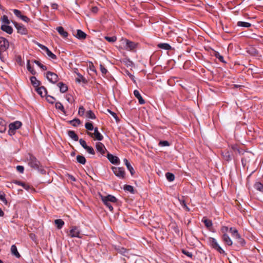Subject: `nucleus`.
<instances>
[{
	"label": "nucleus",
	"instance_id": "f257e3e1",
	"mask_svg": "<svg viewBox=\"0 0 263 263\" xmlns=\"http://www.w3.org/2000/svg\"><path fill=\"white\" fill-rule=\"evenodd\" d=\"M101 200L103 203L109 209L110 211H113V207L111 204V203H116L117 201V198L111 195H108L107 196H101Z\"/></svg>",
	"mask_w": 263,
	"mask_h": 263
},
{
	"label": "nucleus",
	"instance_id": "f03ea898",
	"mask_svg": "<svg viewBox=\"0 0 263 263\" xmlns=\"http://www.w3.org/2000/svg\"><path fill=\"white\" fill-rule=\"evenodd\" d=\"M28 165L34 169L38 170L40 166V162L32 155L29 154L27 157Z\"/></svg>",
	"mask_w": 263,
	"mask_h": 263
},
{
	"label": "nucleus",
	"instance_id": "7ed1b4c3",
	"mask_svg": "<svg viewBox=\"0 0 263 263\" xmlns=\"http://www.w3.org/2000/svg\"><path fill=\"white\" fill-rule=\"evenodd\" d=\"M208 241L209 245L213 249L216 250L220 254H226L225 251L219 246L216 239L213 237H209Z\"/></svg>",
	"mask_w": 263,
	"mask_h": 263
},
{
	"label": "nucleus",
	"instance_id": "20e7f679",
	"mask_svg": "<svg viewBox=\"0 0 263 263\" xmlns=\"http://www.w3.org/2000/svg\"><path fill=\"white\" fill-rule=\"evenodd\" d=\"M22 125V123H21V122L18 121H16L13 123H11L9 125V135L10 136L14 135L16 133V129H19Z\"/></svg>",
	"mask_w": 263,
	"mask_h": 263
},
{
	"label": "nucleus",
	"instance_id": "39448f33",
	"mask_svg": "<svg viewBox=\"0 0 263 263\" xmlns=\"http://www.w3.org/2000/svg\"><path fill=\"white\" fill-rule=\"evenodd\" d=\"M111 169L114 174L119 179H125V172L124 169L123 167L112 166Z\"/></svg>",
	"mask_w": 263,
	"mask_h": 263
},
{
	"label": "nucleus",
	"instance_id": "423d86ee",
	"mask_svg": "<svg viewBox=\"0 0 263 263\" xmlns=\"http://www.w3.org/2000/svg\"><path fill=\"white\" fill-rule=\"evenodd\" d=\"M241 155H243V157L241 158L242 165L243 167L247 166L248 163L251 161L253 154L248 152H243Z\"/></svg>",
	"mask_w": 263,
	"mask_h": 263
},
{
	"label": "nucleus",
	"instance_id": "0eeeda50",
	"mask_svg": "<svg viewBox=\"0 0 263 263\" xmlns=\"http://www.w3.org/2000/svg\"><path fill=\"white\" fill-rule=\"evenodd\" d=\"M14 26L17 29V32L21 34L25 35L28 33L27 28L22 24L18 23L15 21H12Z\"/></svg>",
	"mask_w": 263,
	"mask_h": 263
},
{
	"label": "nucleus",
	"instance_id": "6e6552de",
	"mask_svg": "<svg viewBox=\"0 0 263 263\" xmlns=\"http://www.w3.org/2000/svg\"><path fill=\"white\" fill-rule=\"evenodd\" d=\"M9 46L8 41L3 37H0V52L5 51Z\"/></svg>",
	"mask_w": 263,
	"mask_h": 263
},
{
	"label": "nucleus",
	"instance_id": "1a4fd4ad",
	"mask_svg": "<svg viewBox=\"0 0 263 263\" xmlns=\"http://www.w3.org/2000/svg\"><path fill=\"white\" fill-rule=\"evenodd\" d=\"M87 134L89 136L94 137L95 140L101 141L103 139V135L99 132L98 128L97 127L94 128L93 133L88 132Z\"/></svg>",
	"mask_w": 263,
	"mask_h": 263
},
{
	"label": "nucleus",
	"instance_id": "9d476101",
	"mask_svg": "<svg viewBox=\"0 0 263 263\" xmlns=\"http://www.w3.org/2000/svg\"><path fill=\"white\" fill-rule=\"evenodd\" d=\"M46 77L48 80L53 84L57 82L59 80L58 75L56 73L50 71L47 72Z\"/></svg>",
	"mask_w": 263,
	"mask_h": 263
},
{
	"label": "nucleus",
	"instance_id": "9b49d317",
	"mask_svg": "<svg viewBox=\"0 0 263 263\" xmlns=\"http://www.w3.org/2000/svg\"><path fill=\"white\" fill-rule=\"evenodd\" d=\"M39 46L44 50L46 54L51 59L55 60L57 59V56L53 53L47 47L42 44H39Z\"/></svg>",
	"mask_w": 263,
	"mask_h": 263
},
{
	"label": "nucleus",
	"instance_id": "f8f14e48",
	"mask_svg": "<svg viewBox=\"0 0 263 263\" xmlns=\"http://www.w3.org/2000/svg\"><path fill=\"white\" fill-rule=\"evenodd\" d=\"M12 11L16 17L20 18L23 21L27 22V23H28L30 21V18H28L27 16L23 15L20 10H18L17 9H13Z\"/></svg>",
	"mask_w": 263,
	"mask_h": 263
},
{
	"label": "nucleus",
	"instance_id": "ddd939ff",
	"mask_svg": "<svg viewBox=\"0 0 263 263\" xmlns=\"http://www.w3.org/2000/svg\"><path fill=\"white\" fill-rule=\"evenodd\" d=\"M114 249L118 252V253H120L121 254L126 256L129 257V250L126 249L123 247H121L119 246H114Z\"/></svg>",
	"mask_w": 263,
	"mask_h": 263
},
{
	"label": "nucleus",
	"instance_id": "4468645a",
	"mask_svg": "<svg viewBox=\"0 0 263 263\" xmlns=\"http://www.w3.org/2000/svg\"><path fill=\"white\" fill-rule=\"evenodd\" d=\"M69 236L71 237H78L80 238V231L79 229L76 227H72L69 231Z\"/></svg>",
	"mask_w": 263,
	"mask_h": 263
},
{
	"label": "nucleus",
	"instance_id": "2eb2a0df",
	"mask_svg": "<svg viewBox=\"0 0 263 263\" xmlns=\"http://www.w3.org/2000/svg\"><path fill=\"white\" fill-rule=\"evenodd\" d=\"M107 158L108 160L114 164H119L120 163V160L117 156H114L109 153L107 154Z\"/></svg>",
	"mask_w": 263,
	"mask_h": 263
},
{
	"label": "nucleus",
	"instance_id": "dca6fc26",
	"mask_svg": "<svg viewBox=\"0 0 263 263\" xmlns=\"http://www.w3.org/2000/svg\"><path fill=\"white\" fill-rule=\"evenodd\" d=\"M96 148L98 152H99L102 155H104L105 152L107 151L104 145L101 142H97L96 143Z\"/></svg>",
	"mask_w": 263,
	"mask_h": 263
},
{
	"label": "nucleus",
	"instance_id": "f3484780",
	"mask_svg": "<svg viewBox=\"0 0 263 263\" xmlns=\"http://www.w3.org/2000/svg\"><path fill=\"white\" fill-rule=\"evenodd\" d=\"M125 42L126 50L132 51L135 49L137 47V44L134 42H132L128 40H125Z\"/></svg>",
	"mask_w": 263,
	"mask_h": 263
},
{
	"label": "nucleus",
	"instance_id": "a211bd4d",
	"mask_svg": "<svg viewBox=\"0 0 263 263\" xmlns=\"http://www.w3.org/2000/svg\"><path fill=\"white\" fill-rule=\"evenodd\" d=\"M36 92L42 97L46 96L47 95V90L44 86L37 87L35 88Z\"/></svg>",
	"mask_w": 263,
	"mask_h": 263
},
{
	"label": "nucleus",
	"instance_id": "6ab92c4d",
	"mask_svg": "<svg viewBox=\"0 0 263 263\" xmlns=\"http://www.w3.org/2000/svg\"><path fill=\"white\" fill-rule=\"evenodd\" d=\"M75 36L79 40H84L86 38L87 34L82 30L78 29Z\"/></svg>",
	"mask_w": 263,
	"mask_h": 263
},
{
	"label": "nucleus",
	"instance_id": "aec40b11",
	"mask_svg": "<svg viewBox=\"0 0 263 263\" xmlns=\"http://www.w3.org/2000/svg\"><path fill=\"white\" fill-rule=\"evenodd\" d=\"M221 155L224 160L229 161L232 160V157L229 151L225 150L222 152Z\"/></svg>",
	"mask_w": 263,
	"mask_h": 263
},
{
	"label": "nucleus",
	"instance_id": "412c9836",
	"mask_svg": "<svg viewBox=\"0 0 263 263\" xmlns=\"http://www.w3.org/2000/svg\"><path fill=\"white\" fill-rule=\"evenodd\" d=\"M134 95L136 98L138 100L139 103L140 104H144L145 103L144 100L142 98L139 91L138 90H135L134 91Z\"/></svg>",
	"mask_w": 263,
	"mask_h": 263
},
{
	"label": "nucleus",
	"instance_id": "4be33fe9",
	"mask_svg": "<svg viewBox=\"0 0 263 263\" xmlns=\"http://www.w3.org/2000/svg\"><path fill=\"white\" fill-rule=\"evenodd\" d=\"M1 29L3 31L6 32L9 34H12L13 32V28L7 25H2L1 27Z\"/></svg>",
	"mask_w": 263,
	"mask_h": 263
},
{
	"label": "nucleus",
	"instance_id": "5701e85b",
	"mask_svg": "<svg viewBox=\"0 0 263 263\" xmlns=\"http://www.w3.org/2000/svg\"><path fill=\"white\" fill-rule=\"evenodd\" d=\"M56 30L62 37H67L68 36V32L64 30V29L63 27H62V26L58 27L56 28Z\"/></svg>",
	"mask_w": 263,
	"mask_h": 263
},
{
	"label": "nucleus",
	"instance_id": "b1692460",
	"mask_svg": "<svg viewBox=\"0 0 263 263\" xmlns=\"http://www.w3.org/2000/svg\"><path fill=\"white\" fill-rule=\"evenodd\" d=\"M222 239L228 246H231L233 243L232 240L227 234L222 235Z\"/></svg>",
	"mask_w": 263,
	"mask_h": 263
},
{
	"label": "nucleus",
	"instance_id": "393cba45",
	"mask_svg": "<svg viewBox=\"0 0 263 263\" xmlns=\"http://www.w3.org/2000/svg\"><path fill=\"white\" fill-rule=\"evenodd\" d=\"M31 83L33 85V87H34L35 88L39 87L41 84L40 82L36 79V78L32 76L30 78Z\"/></svg>",
	"mask_w": 263,
	"mask_h": 263
},
{
	"label": "nucleus",
	"instance_id": "a878e982",
	"mask_svg": "<svg viewBox=\"0 0 263 263\" xmlns=\"http://www.w3.org/2000/svg\"><path fill=\"white\" fill-rule=\"evenodd\" d=\"M123 161L124 162V164L126 166L127 169L129 171L131 175L133 176L135 173V171L134 168L132 167V166L130 165V163L128 162V161L126 159H124Z\"/></svg>",
	"mask_w": 263,
	"mask_h": 263
},
{
	"label": "nucleus",
	"instance_id": "bb28decb",
	"mask_svg": "<svg viewBox=\"0 0 263 263\" xmlns=\"http://www.w3.org/2000/svg\"><path fill=\"white\" fill-rule=\"evenodd\" d=\"M68 135L70 138L73 139L75 141H77L79 140L78 136L76 134V133L73 130H68L67 132Z\"/></svg>",
	"mask_w": 263,
	"mask_h": 263
},
{
	"label": "nucleus",
	"instance_id": "cd10ccee",
	"mask_svg": "<svg viewBox=\"0 0 263 263\" xmlns=\"http://www.w3.org/2000/svg\"><path fill=\"white\" fill-rule=\"evenodd\" d=\"M58 86L60 88L61 93H64L68 90L67 85L63 82H60L58 84Z\"/></svg>",
	"mask_w": 263,
	"mask_h": 263
},
{
	"label": "nucleus",
	"instance_id": "c85d7f7f",
	"mask_svg": "<svg viewBox=\"0 0 263 263\" xmlns=\"http://www.w3.org/2000/svg\"><path fill=\"white\" fill-rule=\"evenodd\" d=\"M11 253L15 256L17 258H19L21 255L17 251V248L15 245H13L11 247Z\"/></svg>",
	"mask_w": 263,
	"mask_h": 263
},
{
	"label": "nucleus",
	"instance_id": "c756f323",
	"mask_svg": "<svg viewBox=\"0 0 263 263\" xmlns=\"http://www.w3.org/2000/svg\"><path fill=\"white\" fill-rule=\"evenodd\" d=\"M158 47L159 48L166 50H169L172 49V47L170 46V45L167 43H160L158 45Z\"/></svg>",
	"mask_w": 263,
	"mask_h": 263
},
{
	"label": "nucleus",
	"instance_id": "7c9ffc66",
	"mask_svg": "<svg viewBox=\"0 0 263 263\" xmlns=\"http://www.w3.org/2000/svg\"><path fill=\"white\" fill-rule=\"evenodd\" d=\"M202 221L204 223L205 227L209 229L210 227L212 226V222L211 220L207 219L205 217H204Z\"/></svg>",
	"mask_w": 263,
	"mask_h": 263
},
{
	"label": "nucleus",
	"instance_id": "2f4dec72",
	"mask_svg": "<svg viewBox=\"0 0 263 263\" xmlns=\"http://www.w3.org/2000/svg\"><path fill=\"white\" fill-rule=\"evenodd\" d=\"M77 75L78 76V78H76V82H78L79 83L82 82L84 83H87V80L85 79V78L80 73L76 72Z\"/></svg>",
	"mask_w": 263,
	"mask_h": 263
},
{
	"label": "nucleus",
	"instance_id": "473e14b6",
	"mask_svg": "<svg viewBox=\"0 0 263 263\" xmlns=\"http://www.w3.org/2000/svg\"><path fill=\"white\" fill-rule=\"evenodd\" d=\"M230 232L232 234L233 237L235 238H239V234L238 233V231L233 228H231L229 230Z\"/></svg>",
	"mask_w": 263,
	"mask_h": 263
},
{
	"label": "nucleus",
	"instance_id": "72a5a7b5",
	"mask_svg": "<svg viewBox=\"0 0 263 263\" xmlns=\"http://www.w3.org/2000/svg\"><path fill=\"white\" fill-rule=\"evenodd\" d=\"M54 223L56 225L58 229H61L64 225V222L61 219H56L54 221Z\"/></svg>",
	"mask_w": 263,
	"mask_h": 263
},
{
	"label": "nucleus",
	"instance_id": "f704fd0d",
	"mask_svg": "<svg viewBox=\"0 0 263 263\" xmlns=\"http://www.w3.org/2000/svg\"><path fill=\"white\" fill-rule=\"evenodd\" d=\"M232 149L239 155H241L244 151L242 149H240L237 145H232L231 146Z\"/></svg>",
	"mask_w": 263,
	"mask_h": 263
},
{
	"label": "nucleus",
	"instance_id": "c9c22d12",
	"mask_svg": "<svg viewBox=\"0 0 263 263\" xmlns=\"http://www.w3.org/2000/svg\"><path fill=\"white\" fill-rule=\"evenodd\" d=\"M6 128L5 122L0 118V133H4Z\"/></svg>",
	"mask_w": 263,
	"mask_h": 263
},
{
	"label": "nucleus",
	"instance_id": "e433bc0d",
	"mask_svg": "<svg viewBox=\"0 0 263 263\" xmlns=\"http://www.w3.org/2000/svg\"><path fill=\"white\" fill-rule=\"evenodd\" d=\"M69 123L74 127L77 126L78 125L81 123L80 119L75 118L72 120L69 121Z\"/></svg>",
	"mask_w": 263,
	"mask_h": 263
},
{
	"label": "nucleus",
	"instance_id": "4c0bfd02",
	"mask_svg": "<svg viewBox=\"0 0 263 263\" xmlns=\"http://www.w3.org/2000/svg\"><path fill=\"white\" fill-rule=\"evenodd\" d=\"M77 161L80 163V164H85V163H86V159L83 156H82V155H78L77 156Z\"/></svg>",
	"mask_w": 263,
	"mask_h": 263
},
{
	"label": "nucleus",
	"instance_id": "58836bf2",
	"mask_svg": "<svg viewBox=\"0 0 263 263\" xmlns=\"http://www.w3.org/2000/svg\"><path fill=\"white\" fill-rule=\"evenodd\" d=\"M254 188L260 192H262L263 190V184L260 182H257L254 184Z\"/></svg>",
	"mask_w": 263,
	"mask_h": 263
},
{
	"label": "nucleus",
	"instance_id": "ea45409f",
	"mask_svg": "<svg viewBox=\"0 0 263 263\" xmlns=\"http://www.w3.org/2000/svg\"><path fill=\"white\" fill-rule=\"evenodd\" d=\"M86 117L91 119H95L96 118V115L91 110H88L86 112Z\"/></svg>",
	"mask_w": 263,
	"mask_h": 263
},
{
	"label": "nucleus",
	"instance_id": "a19ab883",
	"mask_svg": "<svg viewBox=\"0 0 263 263\" xmlns=\"http://www.w3.org/2000/svg\"><path fill=\"white\" fill-rule=\"evenodd\" d=\"M237 26L240 27L249 28L251 27V24L248 22L239 21L237 22Z\"/></svg>",
	"mask_w": 263,
	"mask_h": 263
},
{
	"label": "nucleus",
	"instance_id": "79ce46f5",
	"mask_svg": "<svg viewBox=\"0 0 263 263\" xmlns=\"http://www.w3.org/2000/svg\"><path fill=\"white\" fill-rule=\"evenodd\" d=\"M27 68L28 70V71H29L32 74H33V75L35 74L36 72L34 70V69H33V68L31 66V65L30 64L29 60H28V61H27Z\"/></svg>",
	"mask_w": 263,
	"mask_h": 263
},
{
	"label": "nucleus",
	"instance_id": "37998d69",
	"mask_svg": "<svg viewBox=\"0 0 263 263\" xmlns=\"http://www.w3.org/2000/svg\"><path fill=\"white\" fill-rule=\"evenodd\" d=\"M55 107L57 109L60 110L62 112L64 113L65 112L64 107L62 104L60 102H56L55 104Z\"/></svg>",
	"mask_w": 263,
	"mask_h": 263
},
{
	"label": "nucleus",
	"instance_id": "c03bdc74",
	"mask_svg": "<svg viewBox=\"0 0 263 263\" xmlns=\"http://www.w3.org/2000/svg\"><path fill=\"white\" fill-rule=\"evenodd\" d=\"M166 179L169 181H173L175 179V176L171 173L167 172L165 174Z\"/></svg>",
	"mask_w": 263,
	"mask_h": 263
},
{
	"label": "nucleus",
	"instance_id": "a18cd8bd",
	"mask_svg": "<svg viewBox=\"0 0 263 263\" xmlns=\"http://www.w3.org/2000/svg\"><path fill=\"white\" fill-rule=\"evenodd\" d=\"M105 39L109 43H114L117 41V37L116 36L104 37Z\"/></svg>",
	"mask_w": 263,
	"mask_h": 263
},
{
	"label": "nucleus",
	"instance_id": "49530a36",
	"mask_svg": "<svg viewBox=\"0 0 263 263\" xmlns=\"http://www.w3.org/2000/svg\"><path fill=\"white\" fill-rule=\"evenodd\" d=\"M124 190L126 191H128L129 192L131 193H134V189L133 186L130 185H125L124 187Z\"/></svg>",
	"mask_w": 263,
	"mask_h": 263
},
{
	"label": "nucleus",
	"instance_id": "de8ad7c7",
	"mask_svg": "<svg viewBox=\"0 0 263 263\" xmlns=\"http://www.w3.org/2000/svg\"><path fill=\"white\" fill-rule=\"evenodd\" d=\"M33 62L34 63H35L38 66H39L43 70H47V67L46 66L44 65L43 64H41L39 61L34 60Z\"/></svg>",
	"mask_w": 263,
	"mask_h": 263
},
{
	"label": "nucleus",
	"instance_id": "09e8293b",
	"mask_svg": "<svg viewBox=\"0 0 263 263\" xmlns=\"http://www.w3.org/2000/svg\"><path fill=\"white\" fill-rule=\"evenodd\" d=\"M180 204L181 206L184 208L186 211H190V208L186 205V202L184 200L179 199Z\"/></svg>",
	"mask_w": 263,
	"mask_h": 263
},
{
	"label": "nucleus",
	"instance_id": "8fccbe9b",
	"mask_svg": "<svg viewBox=\"0 0 263 263\" xmlns=\"http://www.w3.org/2000/svg\"><path fill=\"white\" fill-rule=\"evenodd\" d=\"M1 20L3 23L8 25L10 23V22L9 20L8 19V17L7 15H4L3 16L1 17Z\"/></svg>",
	"mask_w": 263,
	"mask_h": 263
},
{
	"label": "nucleus",
	"instance_id": "3c124183",
	"mask_svg": "<svg viewBox=\"0 0 263 263\" xmlns=\"http://www.w3.org/2000/svg\"><path fill=\"white\" fill-rule=\"evenodd\" d=\"M85 127L88 130H92L93 129V126L91 122H87L85 124Z\"/></svg>",
	"mask_w": 263,
	"mask_h": 263
},
{
	"label": "nucleus",
	"instance_id": "603ef678",
	"mask_svg": "<svg viewBox=\"0 0 263 263\" xmlns=\"http://www.w3.org/2000/svg\"><path fill=\"white\" fill-rule=\"evenodd\" d=\"M46 100L49 103H51V104H53L54 103V102L55 101V98L52 97V96H47L46 97Z\"/></svg>",
	"mask_w": 263,
	"mask_h": 263
},
{
	"label": "nucleus",
	"instance_id": "864d4df0",
	"mask_svg": "<svg viewBox=\"0 0 263 263\" xmlns=\"http://www.w3.org/2000/svg\"><path fill=\"white\" fill-rule=\"evenodd\" d=\"M215 56L216 57V58L218 59L220 62L222 63H225L223 57L222 55H221L219 52H215Z\"/></svg>",
	"mask_w": 263,
	"mask_h": 263
},
{
	"label": "nucleus",
	"instance_id": "5fc2aeb1",
	"mask_svg": "<svg viewBox=\"0 0 263 263\" xmlns=\"http://www.w3.org/2000/svg\"><path fill=\"white\" fill-rule=\"evenodd\" d=\"M85 109L83 106H81L79 108L78 115L83 116L85 114Z\"/></svg>",
	"mask_w": 263,
	"mask_h": 263
},
{
	"label": "nucleus",
	"instance_id": "6e6d98bb",
	"mask_svg": "<svg viewBox=\"0 0 263 263\" xmlns=\"http://www.w3.org/2000/svg\"><path fill=\"white\" fill-rule=\"evenodd\" d=\"M85 149H86L87 151V152L90 154L95 155V154L93 148L91 146H87L85 148Z\"/></svg>",
	"mask_w": 263,
	"mask_h": 263
},
{
	"label": "nucleus",
	"instance_id": "4d7b16f0",
	"mask_svg": "<svg viewBox=\"0 0 263 263\" xmlns=\"http://www.w3.org/2000/svg\"><path fill=\"white\" fill-rule=\"evenodd\" d=\"M0 200L7 204V202L5 197V194L2 192H0Z\"/></svg>",
	"mask_w": 263,
	"mask_h": 263
},
{
	"label": "nucleus",
	"instance_id": "13d9d810",
	"mask_svg": "<svg viewBox=\"0 0 263 263\" xmlns=\"http://www.w3.org/2000/svg\"><path fill=\"white\" fill-rule=\"evenodd\" d=\"M182 253L190 258H192L193 256V254L191 252H190L185 250H182Z\"/></svg>",
	"mask_w": 263,
	"mask_h": 263
},
{
	"label": "nucleus",
	"instance_id": "bf43d9fd",
	"mask_svg": "<svg viewBox=\"0 0 263 263\" xmlns=\"http://www.w3.org/2000/svg\"><path fill=\"white\" fill-rule=\"evenodd\" d=\"M159 145L161 146H168L170 145V143L167 141H161Z\"/></svg>",
	"mask_w": 263,
	"mask_h": 263
},
{
	"label": "nucleus",
	"instance_id": "052dcab7",
	"mask_svg": "<svg viewBox=\"0 0 263 263\" xmlns=\"http://www.w3.org/2000/svg\"><path fill=\"white\" fill-rule=\"evenodd\" d=\"M79 141L80 144L84 149L87 146L86 141L83 139H80Z\"/></svg>",
	"mask_w": 263,
	"mask_h": 263
},
{
	"label": "nucleus",
	"instance_id": "680f3d73",
	"mask_svg": "<svg viewBox=\"0 0 263 263\" xmlns=\"http://www.w3.org/2000/svg\"><path fill=\"white\" fill-rule=\"evenodd\" d=\"M100 70H101V72L102 73V74L103 75H105L106 74V73L107 72V70L104 67L103 65H102V64H101L100 65Z\"/></svg>",
	"mask_w": 263,
	"mask_h": 263
},
{
	"label": "nucleus",
	"instance_id": "e2e57ef3",
	"mask_svg": "<svg viewBox=\"0 0 263 263\" xmlns=\"http://www.w3.org/2000/svg\"><path fill=\"white\" fill-rule=\"evenodd\" d=\"M16 170L20 172V173H23L24 171V168L23 166L22 165H17L16 166Z\"/></svg>",
	"mask_w": 263,
	"mask_h": 263
},
{
	"label": "nucleus",
	"instance_id": "0e129e2a",
	"mask_svg": "<svg viewBox=\"0 0 263 263\" xmlns=\"http://www.w3.org/2000/svg\"><path fill=\"white\" fill-rule=\"evenodd\" d=\"M228 231V228L227 227L223 226L221 228V232H222V233H223V234H227L226 233Z\"/></svg>",
	"mask_w": 263,
	"mask_h": 263
},
{
	"label": "nucleus",
	"instance_id": "69168bd1",
	"mask_svg": "<svg viewBox=\"0 0 263 263\" xmlns=\"http://www.w3.org/2000/svg\"><path fill=\"white\" fill-rule=\"evenodd\" d=\"M238 239V242L241 245H243L245 244V240L241 238L240 236H239V238H237Z\"/></svg>",
	"mask_w": 263,
	"mask_h": 263
},
{
	"label": "nucleus",
	"instance_id": "338daca9",
	"mask_svg": "<svg viewBox=\"0 0 263 263\" xmlns=\"http://www.w3.org/2000/svg\"><path fill=\"white\" fill-rule=\"evenodd\" d=\"M21 186H23V188L26 190H28L30 188V186L28 184H26L24 182H23V183H22Z\"/></svg>",
	"mask_w": 263,
	"mask_h": 263
},
{
	"label": "nucleus",
	"instance_id": "774afa93",
	"mask_svg": "<svg viewBox=\"0 0 263 263\" xmlns=\"http://www.w3.org/2000/svg\"><path fill=\"white\" fill-rule=\"evenodd\" d=\"M107 110V111H108V112H109L111 115H112L114 118H116L117 115H116V113H115L114 112H113V111H111L110 110H109V109H108Z\"/></svg>",
	"mask_w": 263,
	"mask_h": 263
}]
</instances>
